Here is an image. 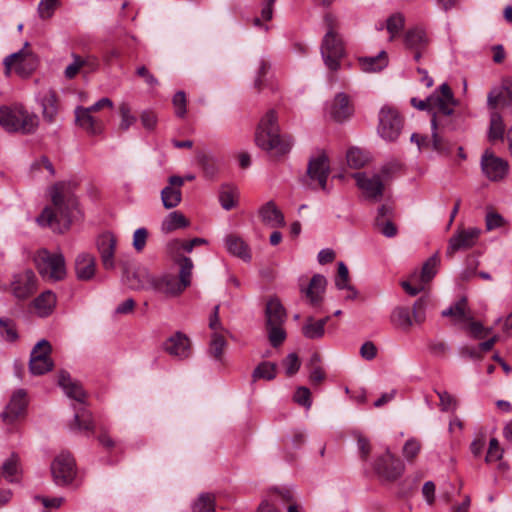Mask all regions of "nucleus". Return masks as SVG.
<instances>
[{"instance_id":"c03bdc74","label":"nucleus","mask_w":512,"mask_h":512,"mask_svg":"<svg viewBox=\"0 0 512 512\" xmlns=\"http://www.w3.org/2000/svg\"><path fill=\"white\" fill-rule=\"evenodd\" d=\"M405 26V16L396 12L389 16L386 20V29L390 34L389 41H393L398 37Z\"/></svg>"},{"instance_id":"412c9836","label":"nucleus","mask_w":512,"mask_h":512,"mask_svg":"<svg viewBox=\"0 0 512 512\" xmlns=\"http://www.w3.org/2000/svg\"><path fill=\"white\" fill-rule=\"evenodd\" d=\"M353 177L367 199L380 200L383 195L384 184L379 175L369 177L365 173H355Z\"/></svg>"},{"instance_id":"de8ad7c7","label":"nucleus","mask_w":512,"mask_h":512,"mask_svg":"<svg viewBox=\"0 0 512 512\" xmlns=\"http://www.w3.org/2000/svg\"><path fill=\"white\" fill-rule=\"evenodd\" d=\"M504 130L505 127L501 115L498 112H492L490 116L489 140L502 139Z\"/></svg>"},{"instance_id":"1a4fd4ad","label":"nucleus","mask_w":512,"mask_h":512,"mask_svg":"<svg viewBox=\"0 0 512 512\" xmlns=\"http://www.w3.org/2000/svg\"><path fill=\"white\" fill-rule=\"evenodd\" d=\"M3 64L6 76H10L11 71L14 70L19 76L28 77L37 68L38 59L29 49V43L26 42L21 50L8 55Z\"/></svg>"},{"instance_id":"49530a36","label":"nucleus","mask_w":512,"mask_h":512,"mask_svg":"<svg viewBox=\"0 0 512 512\" xmlns=\"http://www.w3.org/2000/svg\"><path fill=\"white\" fill-rule=\"evenodd\" d=\"M440 265V256L439 253H434L430 258H428L423 264L420 280L422 284L429 282L437 273V269Z\"/></svg>"},{"instance_id":"39448f33","label":"nucleus","mask_w":512,"mask_h":512,"mask_svg":"<svg viewBox=\"0 0 512 512\" xmlns=\"http://www.w3.org/2000/svg\"><path fill=\"white\" fill-rule=\"evenodd\" d=\"M179 265V276L172 274L155 275V279L150 282L153 285V291L166 296L175 297L180 295L191 285L193 262L189 257L181 256L176 259Z\"/></svg>"},{"instance_id":"7ed1b4c3","label":"nucleus","mask_w":512,"mask_h":512,"mask_svg":"<svg viewBox=\"0 0 512 512\" xmlns=\"http://www.w3.org/2000/svg\"><path fill=\"white\" fill-rule=\"evenodd\" d=\"M0 126L8 133L34 134L39 126V117L22 104L0 107Z\"/></svg>"},{"instance_id":"79ce46f5","label":"nucleus","mask_w":512,"mask_h":512,"mask_svg":"<svg viewBox=\"0 0 512 512\" xmlns=\"http://www.w3.org/2000/svg\"><path fill=\"white\" fill-rule=\"evenodd\" d=\"M1 475L9 482H16L19 474V457L12 454L0 467Z\"/></svg>"},{"instance_id":"72a5a7b5","label":"nucleus","mask_w":512,"mask_h":512,"mask_svg":"<svg viewBox=\"0 0 512 512\" xmlns=\"http://www.w3.org/2000/svg\"><path fill=\"white\" fill-rule=\"evenodd\" d=\"M266 325L283 324L286 318V312L283 305L276 298H272L266 305Z\"/></svg>"},{"instance_id":"4468645a","label":"nucleus","mask_w":512,"mask_h":512,"mask_svg":"<svg viewBox=\"0 0 512 512\" xmlns=\"http://www.w3.org/2000/svg\"><path fill=\"white\" fill-rule=\"evenodd\" d=\"M38 288V280L31 269L13 275L10 292L18 300H26L34 295Z\"/></svg>"},{"instance_id":"5701e85b","label":"nucleus","mask_w":512,"mask_h":512,"mask_svg":"<svg viewBox=\"0 0 512 512\" xmlns=\"http://www.w3.org/2000/svg\"><path fill=\"white\" fill-rule=\"evenodd\" d=\"M116 245L117 239L110 232L103 233L97 238V250L100 254L102 265L106 270H111L115 267L114 255Z\"/></svg>"},{"instance_id":"2eb2a0df","label":"nucleus","mask_w":512,"mask_h":512,"mask_svg":"<svg viewBox=\"0 0 512 512\" xmlns=\"http://www.w3.org/2000/svg\"><path fill=\"white\" fill-rule=\"evenodd\" d=\"M51 473L56 485L70 484L76 476V464L71 454H59L51 463Z\"/></svg>"},{"instance_id":"9d476101","label":"nucleus","mask_w":512,"mask_h":512,"mask_svg":"<svg viewBox=\"0 0 512 512\" xmlns=\"http://www.w3.org/2000/svg\"><path fill=\"white\" fill-rule=\"evenodd\" d=\"M427 299L422 297L418 299L413 305V316H411L410 309L408 307H396L391 314V323L404 330L408 331L413 322L421 324L425 320V308L427 306Z\"/></svg>"},{"instance_id":"680f3d73","label":"nucleus","mask_w":512,"mask_h":512,"mask_svg":"<svg viewBox=\"0 0 512 512\" xmlns=\"http://www.w3.org/2000/svg\"><path fill=\"white\" fill-rule=\"evenodd\" d=\"M503 456V449L499 445V441L496 438L490 439L489 448L485 457L486 463H492L498 461Z\"/></svg>"},{"instance_id":"774afa93","label":"nucleus","mask_w":512,"mask_h":512,"mask_svg":"<svg viewBox=\"0 0 512 512\" xmlns=\"http://www.w3.org/2000/svg\"><path fill=\"white\" fill-rule=\"evenodd\" d=\"M173 105L175 113L178 117L183 118L186 114V95L183 91H178L173 97Z\"/></svg>"},{"instance_id":"f8f14e48","label":"nucleus","mask_w":512,"mask_h":512,"mask_svg":"<svg viewBox=\"0 0 512 512\" xmlns=\"http://www.w3.org/2000/svg\"><path fill=\"white\" fill-rule=\"evenodd\" d=\"M403 128V118L397 110L384 106L379 112V124L377 131L386 141H395Z\"/></svg>"},{"instance_id":"8fccbe9b","label":"nucleus","mask_w":512,"mask_h":512,"mask_svg":"<svg viewBox=\"0 0 512 512\" xmlns=\"http://www.w3.org/2000/svg\"><path fill=\"white\" fill-rule=\"evenodd\" d=\"M197 161L203 169L206 177L212 178L217 173L218 165L216 159L213 156L205 153H199L197 155Z\"/></svg>"},{"instance_id":"ea45409f","label":"nucleus","mask_w":512,"mask_h":512,"mask_svg":"<svg viewBox=\"0 0 512 512\" xmlns=\"http://www.w3.org/2000/svg\"><path fill=\"white\" fill-rule=\"evenodd\" d=\"M188 224V220L181 212L174 211L168 214V216L162 222V231L169 233L174 230L187 227Z\"/></svg>"},{"instance_id":"e433bc0d","label":"nucleus","mask_w":512,"mask_h":512,"mask_svg":"<svg viewBox=\"0 0 512 512\" xmlns=\"http://www.w3.org/2000/svg\"><path fill=\"white\" fill-rule=\"evenodd\" d=\"M444 99V93L441 91V86L437 91H435L432 95L427 97L425 100H418L417 98L411 99V105L421 111L427 110L431 114L436 110V108L441 105V102Z\"/></svg>"},{"instance_id":"6ab92c4d","label":"nucleus","mask_w":512,"mask_h":512,"mask_svg":"<svg viewBox=\"0 0 512 512\" xmlns=\"http://www.w3.org/2000/svg\"><path fill=\"white\" fill-rule=\"evenodd\" d=\"M481 168L489 180L501 181L506 177L509 166L507 161L486 150L481 158Z\"/></svg>"},{"instance_id":"aec40b11","label":"nucleus","mask_w":512,"mask_h":512,"mask_svg":"<svg viewBox=\"0 0 512 512\" xmlns=\"http://www.w3.org/2000/svg\"><path fill=\"white\" fill-rule=\"evenodd\" d=\"M163 350L172 357L180 360L186 359L191 354L190 339L187 335L178 331L166 339L163 343Z\"/></svg>"},{"instance_id":"ddd939ff","label":"nucleus","mask_w":512,"mask_h":512,"mask_svg":"<svg viewBox=\"0 0 512 512\" xmlns=\"http://www.w3.org/2000/svg\"><path fill=\"white\" fill-rule=\"evenodd\" d=\"M330 174L329 158L324 151H319L308 162L307 175L313 188L327 190V179Z\"/></svg>"},{"instance_id":"3c124183","label":"nucleus","mask_w":512,"mask_h":512,"mask_svg":"<svg viewBox=\"0 0 512 512\" xmlns=\"http://www.w3.org/2000/svg\"><path fill=\"white\" fill-rule=\"evenodd\" d=\"M237 191L228 185L222 186L219 193V201L225 210H231L236 205Z\"/></svg>"},{"instance_id":"7c9ffc66","label":"nucleus","mask_w":512,"mask_h":512,"mask_svg":"<svg viewBox=\"0 0 512 512\" xmlns=\"http://www.w3.org/2000/svg\"><path fill=\"white\" fill-rule=\"evenodd\" d=\"M91 113V109L78 107L75 111L76 122L90 134H98L101 132V124Z\"/></svg>"},{"instance_id":"864d4df0","label":"nucleus","mask_w":512,"mask_h":512,"mask_svg":"<svg viewBox=\"0 0 512 512\" xmlns=\"http://www.w3.org/2000/svg\"><path fill=\"white\" fill-rule=\"evenodd\" d=\"M282 325L283 324L266 325L268 339L273 347H278L281 345L286 338V333L282 328Z\"/></svg>"},{"instance_id":"69168bd1","label":"nucleus","mask_w":512,"mask_h":512,"mask_svg":"<svg viewBox=\"0 0 512 512\" xmlns=\"http://www.w3.org/2000/svg\"><path fill=\"white\" fill-rule=\"evenodd\" d=\"M349 271L343 262L338 263V274L335 280V285L338 289L342 290L348 287Z\"/></svg>"},{"instance_id":"a211bd4d","label":"nucleus","mask_w":512,"mask_h":512,"mask_svg":"<svg viewBox=\"0 0 512 512\" xmlns=\"http://www.w3.org/2000/svg\"><path fill=\"white\" fill-rule=\"evenodd\" d=\"M411 141L416 143L420 150L432 149L442 156L450 155L452 150V144L446 138V134L438 130H432L431 138L414 133L411 136Z\"/></svg>"},{"instance_id":"cd10ccee","label":"nucleus","mask_w":512,"mask_h":512,"mask_svg":"<svg viewBox=\"0 0 512 512\" xmlns=\"http://www.w3.org/2000/svg\"><path fill=\"white\" fill-rule=\"evenodd\" d=\"M96 271L95 257L89 253H81L75 259L76 276L81 281L91 280Z\"/></svg>"},{"instance_id":"58836bf2","label":"nucleus","mask_w":512,"mask_h":512,"mask_svg":"<svg viewBox=\"0 0 512 512\" xmlns=\"http://www.w3.org/2000/svg\"><path fill=\"white\" fill-rule=\"evenodd\" d=\"M361 69L365 72H377L387 65V57L384 51L373 57H363L359 59Z\"/></svg>"},{"instance_id":"c85d7f7f","label":"nucleus","mask_w":512,"mask_h":512,"mask_svg":"<svg viewBox=\"0 0 512 512\" xmlns=\"http://www.w3.org/2000/svg\"><path fill=\"white\" fill-rule=\"evenodd\" d=\"M224 244L227 251L243 261L251 260V250L248 244L238 235L229 234L224 238Z\"/></svg>"},{"instance_id":"338daca9","label":"nucleus","mask_w":512,"mask_h":512,"mask_svg":"<svg viewBox=\"0 0 512 512\" xmlns=\"http://www.w3.org/2000/svg\"><path fill=\"white\" fill-rule=\"evenodd\" d=\"M286 368V374L292 376L298 372L300 368V360L295 353H290L283 361Z\"/></svg>"},{"instance_id":"2f4dec72","label":"nucleus","mask_w":512,"mask_h":512,"mask_svg":"<svg viewBox=\"0 0 512 512\" xmlns=\"http://www.w3.org/2000/svg\"><path fill=\"white\" fill-rule=\"evenodd\" d=\"M404 45L407 49H426L429 43L426 32L419 27L408 29L404 34Z\"/></svg>"},{"instance_id":"6e6552de","label":"nucleus","mask_w":512,"mask_h":512,"mask_svg":"<svg viewBox=\"0 0 512 512\" xmlns=\"http://www.w3.org/2000/svg\"><path fill=\"white\" fill-rule=\"evenodd\" d=\"M34 263L39 274L45 279L61 281L66 276V264L62 253H51L42 248L35 253Z\"/></svg>"},{"instance_id":"052dcab7","label":"nucleus","mask_w":512,"mask_h":512,"mask_svg":"<svg viewBox=\"0 0 512 512\" xmlns=\"http://www.w3.org/2000/svg\"><path fill=\"white\" fill-rule=\"evenodd\" d=\"M421 450V443L417 439L411 438L406 441L403 447V455L407 461H413Z\"/></svg>"},{"instance_id":"20e7f679","label":"nucleus","mask_w":512,"mask_h":512,"mask_svg":"<svg viewBox=\"0 0 512 512\" xmlns=\"http://www.w3.org/2000/svg\"><path fill=\"white\" fill-rule=\"evenodd\" d=\"M58 384L64 390L65 394L78 402V406H74V423L71 429H79L94 432L95 424L91 412L84 406L86 394L79 383L74 382L69 373L62 371L58 377Z\"/></svg>"},{"instance_id":"f257e3e1","label":"nucleus","mask_w":512,"mask_h":512,"mask_svg":"<svg viewBox=\"0 0 512 512\" xmlns=\"http://www.w3.org/2000/svg\"><path fill=\"white\" fill-rule=\"evenodd\" d=\"M50 195L53 207H46L36 221L40 226H47L55 232L64 233L81 214L77 198L70 192L69 184L65 182L53 185Z\"/></svg>"},{"instance_id":"4d7b16f0","label":"nucleus","mask_w":512,"mask_h":512,"mask_svg":"<svg viewBox=\"0 0 512 512\" xmlns=\"http://www.w3.org/2000/svg\"><path fill=\"white\" fill-rule=\"evenodd\" d=\"M59 5L60 0H41L38 4L39 17L43 20L51 18Z\"/></svg>"},{"instance_id":"6e6d98bb","label":"nucleus","mask_w":512,"mask_h":512,"mask_svg":"<svg viewBox=\"0 0 512 512\" xmlns=\"http://www.w3.org/2000/svg\"><path fill=\"white\" fill-rule=\"evenodd\" d=\"M270 69V63L266 59H259L254 79V88L259 92L264 86V79Z\"/></svg>"},{"instance_id":"e2e57ef3","label":"nucleus","mask_w":512,"mask_h":512,"mask_svg":"<svg viewBox=\"0 0 512 512\" xmlns=\"http://www.w3.org/2000/svg\"><path fill=\"white\" fill-rule=\"evenodd\" d=\"M81 71L85 74L95 72L99 68V60L93 55L80 56Z\"/></svg>"},{"instance_id":"5fc2aeb1","label":"nucleus","mask_w":512,"mask_h":512,"mask_svg":"<svg viewBox=\"0 0 512 512\" xmlns=\"http://www.w3.org/2000/svg\"><path fill=\"white\" fill-rule=\"evenodd\" d=\"M319 362V356L313 355L310 360V375L309 380L313 385H319L323 382L325 379V372L321 368V366L318 364Z\"/></svg>"},{"instance_id":"f704fd0d","label":"nucleus","mask_w":512,"mask_h":512,"mask_svg":"<svg viewBox=\"0 0 512 512\" xmlns=\"http://www.w3.org/2000/svg\"><path fill=\"white\" fill-rule=\"evenodd\" d=\"M37 314L41 317L48 316L56 305V296L50 291H44L32 302Z\"/></svg>"},{"instance_id":"4c0bfd02","label":"nucleus","mask_w":512,"mask_h":512,"mask_svg":"<svg viewBox=\"0 0 512 512\" xmlns=\"http://www.w3.org/2000/svg\"><path fill=\"white\" fill-rule=\"evenodd\" d=\"M43 118L48 122H53L58 112L57 95L53 90H48L42 99Z\"/></svg>"},{"instance_id":"f03ea898","label":"nucleus","mask_w":512,"mask_h":512,"mask_svg":"<svg viewBox=\"0 0 512 512\" xmlns=\"http://www.w3.org/2000/svg\"><path fill=\"white\" fill-rule=\"evenodd\" d=\"M275 110H269L261 119L255 134L256 145L273 156L287 154L292 147V138L281 135Z\"/></svg>"},{"instance_id":"4be33fe9","label":"nucleus","mask_w":512,"mask_h":512,"mask_svg":"<svg viewBox=\"0 0 512 512\" xmlns=\"http://www.w3.org/2000/svg\"><path fill=\"white\" fill-rule=\"evenodd\" d=\"M27 407L26 392L22 389L16 391L5 410L0 414L5 424H13L24 416Z\"/></svg>"},{"instance_id":"a18cd8bd","label":"nucleus","mask_w":512,"mask_h":512,"mask_svg":"<svg viewBox=\"0 0 512 512\" xmlns=\"http://www.w3.org/2000/svg\"><path fill=\"white\" fill-rule=\"evenodd\" d=\"M302 334L307 339H320L325 334V329L312 316L306 318L302 326Z\"/></svg>"},{"instance_id":"13d9d810","label":"nucleus","mask_w":512,"mask_h":512,"mask_svg":"<svg viewBox=\"0 0 512 512\" xmlns=\"http://www.w3.org/2000/svg\"><path fill=\"white\" fill-rule=\"evenodd\" d=\"M193 512H215L214 498L209 494H202L194 503Z\"/></svg>"},{"instance_id":"dca6fc26","label":"nucleus","mask_w":512,"mask_h":512,"mask_svg":"<svg viewBox=\"0 0 512 512\" xmlns=\"http://www.w3.org/2000/svg\"><path fill=\"white\" fill-rule=\"evenodd\" d=\"M51 351V344L45 339L34 346L29 362V370L33 375H43L52 370L54 363L50 357Z\"/></svg>"},{"instance_id":"9b49d317","label":"nucleus","mask_w":512,"mask_h":512,"mask_svg":"<svg viewBox=\"0 0 512 512\" xmlns=\"http://www.w3.org/2000/svg\"><path fill=\"white\" fill-rule=\"evenodd\" d=\"M373 469L381 482H394L403 474L404 464L387 450L384 454L376 457Z\"/></svg>"},{"instance_id":"423d86ee","label":"nucleus","mask_w":512,"mask_h":512,"mask_svg":"<svg viewBox=\"0 0 512 512\" xmlns=\"http://www.w3.org/2000/svg\"><path fill=\"white\" fill-rule=\"evenodd\" d=\"M324 23L327 32L322 40L321 55L326 67L330 71H337L340 68L341 59L345 56L343 41L337 33L339 23L336 16L331 13L325 15Z\"/></svg>"},{"instance_id":"603ef678","label":"nucleus","mask_w":512,"mask_h":512,"mask_svg":"<svg viewBox=\"0 0 512 512\" xmlns=\"http://www.w3.org/2000/svg\"><path fill=\"white\" fill-rule=\"evenodd\" d=\"M347 163L353 169L362 168L368 161L367 155L358 148H351L347 152Z\"/></svg>"},{"instance_id":"0eeeda50","label":"nucleus","mask_w":512,"mask_h":512,"mask_svg":"<svg viewBox=\"0 0 512 512\" xmlns=\"http://www.w3.org/2000/svg\"><path fill=\"white\" fill-rule=\"evenodd\" d=\"M441 91L444 93V99L432 114L431 128L447 134L458 128L457 116L454 113L457 100L448 84L443 83Z\"/></svg>"},{"instance_id":"0e129e2a","label":"nucleus","mask_w":512,"mask_h":512,"mask_svg":"<svg viewBox=\"0 0 512 512\" xmlns=\"http://www.w3.org/2000/svg\"><path fill=\"white\" fill-rule=\"evenodd\" d=\"M294 400L299 405L309 409L312 405L310 390L306 387H299L294 394Z\"/></svg>"},{"instance_id":"473e14b6","label":"nucleus","mask_w":512,"mask_h":512,"mask_svg":"<svg viewBox=\"0 0 512 512\" xmlns=\"http://www.w3.org/2000/svg\"><path fill=\"white\" fill-rule=\"evenodd\" d=\"M441 315L443 317H451L456 322H465L466 320H471V312L468 308L467 299L462 297L449 308L443 310Z\"/></svg>"},{"instance_id":"393cba45","label":"nucleus","mask_w":512,"mask_h":512,"mask_svg":"<svg viewBox=\"0 0 512 512\" xmlns=\"http://www.w3.org/2000/svg\"><path fill=\"white\" fill-rule=\"evenodd\" d=\"M394 212L393 208L389 205H382L378 209L375 218V227L385 237L392 238L397 234V227L393 223Z\"/></svg>"},{"instance_id":"09e8293b","label":"nucleus","mask_w":512,"mask_h":512,"mask_svg":"<svg viewBox=\"0 0 512 512\" xmlns=\"http://www.w3.org/2000/svg\"><path fill=\"white\" fill-rule=\"evenodd\" d=\"M119 114L121 121L119 123V130L122 132L127 131L132 125L136 123V117L132 114L131 107L128 103L122 102L119 105Z\"/></svg>"},{"instance_id":"a19ab883","label":"nucleus","mask_w":512,"mask_h":512,"mask_svg":"<svg viewBox=\"0 0 512 512\" xmlns=\"http://www.w3.org/2000/svg\"><path fill=\"white\" fill-rule=\"evenodd\" d=\"M226 346L227 342L224 336L219 332H213L209 343L208 353L215 360L222 361Z\"/></svg>"},{"instance_id":"c9c22d12","label":"nucleus","mask_w":512,"mask_h":512,"mask_svg":"<svg viewBox=\"0 0 512 512\" xmlns=\"http://www.w3.org/2000/svg\"><path fill=\"white\" fill-rule=\"evenodd\" d=\"M154 279L155 275L145 270H139L127 277V283L133 290H153V285L150 282Z\"/></svg>"},{"instance_id":"a878e982","label":"nucleus","mask_w":512,"mask_h":512,"mask_svg":"<svg viewBox=\"0 0 512 512\" xmlns=\"http://www.w3.org/2000/svg\"><path fill=\"white\" fill-rule=\"evenodd\" d=\"M327 285L326 278L323 275H314L307 288H301L309 303L313 307H319L323 301V294Z\"/></svg>"},{"instance_id":"37998d69","label":"nucleus","mask_w":512,"mask_h":512,"mask_svg":"<svg viewBox=\"0 0 512 512\" xmlns=\"http://www.w3.org/2000/svg\"><path fill=\"white\" fill-rule=\"evenodd\" d=\"M277 374V366L272 362H261L252 373V381L256 382L257 380L264 379L267 381L273 380Z\"/></svg>"},{"instance_id":"bb28decb","label":"nucleus","mask_w":512,"mask_h":512,"mask_svg":"<svg viewBox=\"0 0 512 512\" xmlns=\"http://www.w3.org/2000/svg\"><path fill=\"white\" fill-rule=\"evenodd\" d=\"M354 107L345 93H338L330 108V116L337 122H343L352 116Z\"/></svg>"},{"instance_id":"bf43d9fd","label":"nucleus","mask_w":512,"mask_h":512,"mask_svg":"<svg viewBox=\"0 0 512 512\" xmlns=\"http://www.w3.org/2000/svg\"><path fill=\"white\" fill-rule=\"evenodd\" d=\"M0 332L7 341L13 342L18 338L16 326L10 319L0 318Z\"/></svg>"},{"instance_id":"b1692460","label":"nucleus","mask_w":512,"mask_h":512,"mask_svg":"<svg viewBox=\"0 0 512 512\" xmlns=\"http://www.w3.org/2000/svg\"><path fill=\"white\" fill-rule=\"evenodd\" d=\"M184 185V179L180 176H170L168 185L161 191V200L166 209L177 207L182 199L181 187Z\"/></svg>"},{"instance_id":"c756f323","label":"nucleus","mask_w":512,"mask_h":512,"mask_svg":"<svg viewBox=\"0 0 512 512\" xmlns=\"http://www.w3.org/2000/svg\"><path fill=\"white\" fill-rule=\"evenodd\" d=\"M259 215L262 222L271 228L283 227L285 225L284 215L273 201L265 203L260 208Z\"/></svg>"},{"instance_id":"f3484780","label":"nucleus","mask_w":512,"mask_h":512,"mask_svg":"<svg viewBox=\"0 0 512 512\" xmlns=\"http://www.w3.org/2000/svg\"><path fill=\"white\" fill-rule=\"evenodd\" d=\"M481 230L475 227L459 228L449 239L446 256L452 258L458 251L472 248L478 241Z\"/></svg>"}]
</instances>
